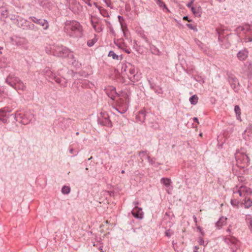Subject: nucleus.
I'll use <instances>...</instances> for the list:
<instances>
[{"instance_id":"obj_21","label":"nucleus","mask_w":252,"mask_h":252,"mask_svg":"<svg viewBox=\"0 0 252 252\" xmlns=\"http://www.w3.org/2000/svg\"><path fill=\"white\" fill-rule=\"evenodd\" d=\"M7 112H9L10 111L8 110L7 109H5L4 108V109H0V120L2 121L3 122H6V119L2 118V117H4L6 116V113Z\"/></svg>"},{"instance_id":"obj_48","label":"nucleus","mask_w":252,"mask_h":252,"mask_svg":"<svg viewBox=\"0 0 252 252\" xmlns=\"http://www.w3.org/2000/svg\"><path fill=\"white\" fill-rule=\"evenodd\" d=\"M246 42H252V37H248L245 39Z\"/></svg>"},{"instance_id":"obj_7","label":"nucleus","mask_w":252,"mask_h":252,"mask_svg":"<svg viewBox=\"0 0 252 252\" xmlns=\"http://www.w3.org/2000/svg\"><path fill=\"white\" fill-rule=\"evenodd\" d=\"M105 91L107 95L112 100H114L115 97L118 96V94L116 91L115 88L112 86H109L105 89Z\"/></svg>"},{"instance_id":"obj_24","label":"nucleus","mask_w":252,"mask_h":252,"mask_svg":"<svg viewBox=\"0 0 252 252\" xmlns=\"http://www.w3.org/2000/svg\"><path fill=\"white\" fill-rule=\"evenodd\" d=\"M198 97L195 94L192 95L189 98V101L193 105L196 104L198 102Z\"/></svg>"},{"instance_id":"obj_58","label":"nucleus","mask_w":252,"mask_h":252,"mask_svg":"<svg viewBox=\"0 0 252 252\" xmlns=\"http://www.w3.org/2000/svg\"><path fill=\"white\" fill-rule=\"evenodd\" d=\"M147 159H148L149 162H150V160L151 159L150 157L149 156H147Z\"/></svg>"},{"instance_id":"obj_45","label":"nucleus","mask_w":252,"mask_h":252,"mask_svg":"<svg viewBox=\"0 0 252 252\" xmlns=\"http://www.w3.org/2000/svg\"><path fill=\"white\" fill-rule=\"evenodd\" d=\"M186 26L189 28L191 30H194L195 29V28L194 26H192V24H186Z\"/></svg>"},{"instance_id":"obj_44","label":"nucleus","mask_w":252,"mask_h":252,"mask_svg":"<svg viewBox=\"0 0 252 252\" xmlns=\"http://www.w3.org/2000/svg\"><path fill=\"white\" fill-rule=\"evenodd\" d=\"M70 122H71L70 119H68V118H67V119L63 118L62 121L63 123H64L65 124H67L68 123H70Z\"/></svg>"},{"instance_id":"obj_34","label":"nucleus","mask_w":252,"mask_h":252,"mask_svg":"<svg viewBox=\"0 0 252 252\" xmlns=\"http://www.w3.org/2000/svg\"><path fill=\"white\" fill-rule=\"evenodd\" d=\"M96 39L94 38L91 40H89L87 42V45L89 47L93 46L96 42Z\"/></svg>"},{"instance_id":"obj_55","label":"nucleus","mask_w":252,"mask_h":252,"mask_svg":"<svg viewBox=\"0 0 252 252\" xmlns=\"http://www.w3.org/2000/svg\"><path fill=\"white\" fill-rule=\"evenodd\" d=\"M203 243H204L203 240L202 239H200V240L199 241L200 244L202 245Z\"/></svg>"},{"instance_id":"obj_53","label":"nucleus","mask_w":252,"mask_h":252,"mask_svg":"<svg viewBox=\"0 0 252 252\" xmlns=\"http://www.w3.org/2000/svg\"><path fill=\"white\" fill-rule=\"evenodd\" d=\"M94 22H95V24L97 25H102V24H101V23L99 20H97L96 22L94 21Z\"/></svg>"},{"instance_id":"obj_28","label":"nucleus","mask_w":252,"mask_h":252,"mask_svg":"<svg viewBox=\"0 0 252 252\" xmlns=\"http://www.w3.org/2000/svg\"><path fill=\"white\" fill-rule=\"evenodd\" d=\"M244 204L245 205V208H249V207L252 206V201L251 200V199H247V198L246 197Z\"/></svg>"},{"instance_id":"obj_17","label":"nucleus","mask_w":252,"mask_h":252,"mask_svg":"<svg viewBox=\"0 0 252 252\" xmlns=\"http://www.w3.org/2000/svg\"><path fill=\"white\" fill-rule=\"evenodd\" d=\"M146 114L144 110L139 111V114L136 116L137 120L143 123L146 119Z\"/></svg>"},{"instance_id":"obj_59","label":"nucleus","mask_w":252,"mask_h":252,"mask_svg":"<svg viewBox=\"0 0 252 252\" xmlns=\"http://www.w3.org/2000/svg\"><path fill=\"white\" fill-rule=\"evenodd\" d=\"M233 81L234 83H237V79L236 78H233Z\"/></svg>"},{"instance_id":"obj_11","label":"nucleus","mask_w":252,"mask_h":252,"mask_svg":"<svg viewBox=\"0 0 252 252\" xmlns=\"http://www.w3.org/2000/svg\"><path fill=\"white\" fill-rule=\"evenodd\" d=\"M52 79L54 80L57 83L59 84L62 87H65L67 86V79L64 78L61 79L55 75Z\"/></svg>"},{"instance_id":"obj_51","label":"nucleus","mask_w":252,"mask_h":252,"mask_svg":"<svg viewBox=\"0 0 252 252\" xmlns=\"http://www.w3.org/2000/svg\"><path fill=\"white\" fill-rule=\"evenodd\" d=\"M133 204L135 206L134 207H138L137 205L138 204V202L137 201H135L133 202Z\"/></svg>"},{"instance_id":"obj_30","label":"nucleus","mask_w":252,"mask_h":252,"mask_svg":"<svg viewBox=\"0 0 252 252\" xmlns=\"http://www.w3.org/2000/svg\"><path fill=\"white\" fill-rule=\"evenodd\" d=\"M0 14L3 18H6L8 16V11L5 8H2L0 10Z\"/></svg>"},{"instance_id":"obj_38","label":"nucleus","mask_w":252,"mask_h":252,"mask_svg":"<svg viewBox=\"0 0 252 252\" xmlns=\"http://www.w3.org/2000/svg\"><path fill=\"white\" fill-rule=\"evenodd\" d=\"M155 92L158 94H162L163 93V91L160 87H157L154 90Z\"/></svg>"},{"instance_id":"obj_43","label":"nucleus","mask_w":252,"mask_h":252,"mask_svg":"<svg viewBox=\"0 0 252 252\" xmlns=\"http://www.w3.org/2000/svg\"><path fill=\"white\" fill-rule=\"evenodd\" d=\"M172 233L170 230H168L165 231V235L167 237H170Z\"/></svg>"},{"instance_id":"obj_56","label":"nucleus","mask_w":252,"mask_h":252,"mask_svg":"<svg viewBox=\"0 0 252 252\" xmlns=\"http://www.w3.org/2000/svg\"><path fill=\"white\" fill-rule=\"evenodd\" d=\"M193 219L195 221V222H197V218L195 216H193Z\"/></svg>"},{"instance_id":"obj_62","label":"nucleus","mask_w":252,"mask_h":252,"mask_svg":"<svg viewBox=\"0 0 252 252\" xmlns=\"http://www.w3.org/2000/svg\"><path fill=\"white\" fill-rule=\"evenodd\" d=\"M226 231H227V232H230V228H228L226 230Z\"/></svg>"},{"instance_id":"obj_18","label":"nucleus","mask_w":252,"mask_h":252,"mask_svg":"<svg viewBox=\"0 0 252 252\" xmlns=\"http://www.w3.org/2000/svg\"><path fill=\"white\" fill-rule=\"evenodd\" d=\"M92 25L95 30V32H99L102 31V25H97L95 24L94 21H93L92 19L91 20Z\"/></svg>"},{"instance_id":"obj_1","label":"nucleus","mask_w":252,"mask_h":252,"mask_svg":"<svg viewBox=\"0 0 252 252\" xmlns=\"http://www.w3.org/2000/svg\"><path fill=\"white\" fill-rule=\"evenodd\" d=\"M64 31L71 37H80L83 35V28L80 23L75 20H67L64 23Z\"/></svg>"},{"instance_id":"obj_41","label":"nucleus","mask_w":252,"mask_h":252,"mask_svg":"<svg viewBox=\"0 0 252 252\" xmlns=\"http://www.w3.org/2000/svg\"><path fill=\"white\" fill-rule=\"evenodd\" d=\"M238 204H239V202L237 200H231V204L233 206H237Z\"/></svg>"},{"instance_id":"obj_32","label":"nucleus","mask_w":252,"mask_h":252,"mask_svg":"<svg viewBox=\"0 0 252 252\" xmlns=\"http://www.w3.org/2000/svg\"><path fill=\"white\" fill-rule=\"evenodd\" d=\"M157 4L159 6L162 7L163 6L164 8L167 9V7L166 6V5L163 2V1L161 0H157L156 1Z\"/></svg>"},{"instance_id":"obj_63","label":"nucleus","mask_w":252,"mask_h":252,"mask_svg":"<svg viewBox=\"0 0 252 252\" xmlns=\"http://www.w3.org/2000/svg\"><path fill=\"white\" fill-rule=\"evenodd\" d=\"M102 248H103V247H102V246H100V247H99V249L100 250H102Z\"/></svg>"},{"instance_id":"obj_37","label":"nucleus","mask_w":252,"mask_h":252,"mask_svg":"<svg viewBox=\"0 0 252 252\" xmlns=\"http://www.w3.org/2000/svg\"><path fill=\"white\" fill-rule=\"evenodd\" d=\"M145 156H147L146 151H141L139 153V156L140 157V158L141 159L142 161L143 160V158Z\"/></svg>"},{"instance_id":"obj_52","label":"nucleus","mask_w":252,"mask_h":252,"mask_svg":"<svg viewBox=\"0 0 252 252\" xmlns=\"http://www.w3.org/2000/svg\"><path fill=\"white\" fill-rule=\"evenodd\" d=\"M198 248L197 246L194 247L193 252H198Z\"/></svg>"},{"instance_id":"obj_6","label":"nucleus","mask_w":252,"mask_h":252,"mask_svg":"<svg viewBox=\"0 0 252 252\" xmlns=\"http://www.w3.org/2000/svg\"><path fill=\"white\" fill-rule=\"evenodd\" d=\"M30 19H31L33 22L42 26L44 30H47L49 27L48 23L47 21L45 19H38L33 16L30 17Z\"/></svg>"},{"instance_id":"obj_40","label":"nucleus","mask_w":252,"mask_h":252,"mask_svg":"<svg viewBox=\"0 0 252 252\" xmlns=\"http://www.w3.org/2000/svg\"><path fill=\"white\" fill-rule=\"evenodd\" d=\"M149 83L150 84V88L154 90L157 87L156 86V85L153 83L151 82V81L149 80Z\"/></svg>"},{"instance_id":"obj_54","label":"nucleus","mask_w":252,"mask_h":252,"mask_svg":"<svg viewBox=\"0 0 252 252\" xmlns=\"http://www.w3.org/2000/svg\"><path fill=\"white\" fill-rule=\"evenodd\" d=\"M94 6H95V7H97L98 9H99V10H100V6H98V5H97V3H96V2H94Z\"/></svg>"},{"instance_id":"obj_19","label":"nucleus","mask_w":252,"mask_h":252,"mask_svg":"<svg viewBox=\"0 0 252 252\" xmlns=\"http://www.w3.org/2000/svg\"><path fill=\"white\" fill-rule=\"evenodd\" d=\"M108 56L109 57H112L113 59L117 60H121L122 59V57L116 55L113 51H109Z\"/></svg>"},{"instance_id":"obj_36","label":"nucleus","mask_w":252,"mask_h":252,"mask_svg":"<svg viewBox=\"0 0 252 252\" xmlns=\"http://www.w3.org/2000/svg\"><path fill=\"white\" fill-rule=\"evenodd\" d=\"M118 18L119 21V22H120V24L121 25L122 28V30L123 31L124 33V34H125V32H124V27H123V24L122 23V21L124 20V18L122 16H120V15H119L118 16Z\"/></svg>"},{"instance_id":"obj_64","label":"nucleus","mask_w":252,"mask_h":252,"mask_svg":"<svg viewBox=\"0 0 252 252\" xmlns=\"http://www.w3.org/2000/svg\"><path fill=\"white\" fill-rule=\"evenodd\" d=\"M149 162L151 163L152 164H153V162L152 159L150 160V162Z\"/></svg>"},{"instance_id":"obj_12","label":"nucleus","mask_w":252,"mask_h":252,"mask_svg":"<svg viewBox=\"0 0 252 252\" xmlns=\"http://www.w3.org/2000/svg\"><path fill=\"white\" fill-rule=\"evenodd\" d=\"M224 241L226 243H227L228 245L232 244L235 246L238 245V241L234 237L227 236L224 238Z\"/></svg>"},{"instance_id":"obj_15","label":"nucleus","mask_w":252,"mask_h":252,"mask_svg":"<svg viewBox=\"0 0 252 252\" xmlns=\"http://www.w3.org/2000/svg\"><path fill=\"white\" fill-rule=\"evenodd\" d=\"M123 101H124V100H123L121 98L120 99V100L119 101H118V104L119 106L123 107L122 110L119 111L118 108H116V110L117 111H118L121 114L125 113L127 110V108H128V106L126 104H123Z\"/></svg>"},{"instance_id":"obj_42","label":"nucleus","mask_w":252,"mask_h":252,"mask_svg":"<svg viewBox=\"0 0 252 252\" xmlns=\"http://www.w3.org/2000/svg\"><path fill=\"white\" fill-rule=\"evenodd\" d=\"M100 10V13L104 16V17H108L109 15H108V14L106 12V11L105 10H101L100 9L99 10Z\"/></svg>"},{"instance_id":"obj_22","label":"nucleus","mask_w":252,"mask_h":252,"mask_svg":"<svg viewBox=\"0 0 252 252\" xmlns=\"http://www.w3.org/2000/svg\"><path fill=\"white\" fill-rule=\"evenodd\" d=\"M44 72L46 73V76L49 77L50 79H52L54 76L56 75L49 67H47L44 69Z\"/></svg>"},{"instance_id":"obj_35","label":"nucleus","mask_w":252,"mask_h":252,"mask_svg":"<svg viewBox=\"0 0 252 252\" xmlns=\"http://www.w3.org/2000/svg\"><path fill=\"white\" fill-rule=\"evenodd\" d=\"M23 117L21 115V114L18 112V111H17L15 114L14 119L15 121H18L19 119H22Z\"/></svg>"},{"instance_id":"obj_5","label":"nucleus","mask_w":252,"mask_h":252,"mask_svg":"<svg viewBox=\"0 0 252 252\" xmlns=\"http://www.w3.org/2000/svg\"><path fill=\"white\" fill-rule=\"evenodd\" d=\"M128 67V73H127V76L130 81L134 82L135 80H137V78H136V69L132 64H129Z\"/></svg>"},{"instance_id":"obj_10","label":"nucleus","mask_w":252,"mask_h":252,"mask_svg":"<svg viewBox=\"0 0 252 252\" xmlns=\"http://www.w3.org/2000/svg\"><path fill=\"white\" fill-rule=\"evenodd\" d=\"M132 215L137 219H141L143 217V213L142 208L138 207H134L131 211Z\"/></svg>"},{"instance_id":"obj_47","label":"nucleus","mask_w":252,"mask_h":252,"mask_svg":"<svg viewBox=\"0 0 252 252\" xmlns=\"http://www.w3.org/2000/svg\"><path fill=\"white\" fill-rule=\"evenodd\" d=\"M249 227L251 229V231H252V218H249Z\"/></svg>"},{"instance_id":"obj_27","label":"nucleus","mask_w":252,"mask_h":252,"mask_svg":"<svg viewBox=\"0 0 252 252\" xmlns=\"http://www.w3.org/2000/svg\"><path fill=\"white\" fill-rule=\"evenodd\" d=\"M150 50L152 53L155 55H159L160 52L159 50L155 45H152L150 46Z\"/></svg>"},{"instance_id":"obj_2","label":"nucleus","mask_w":252,"mask_h":252,"mask_svg":"<svg viewBox=\"0 0 252 252\" xmlns=\"http://www.w3.org/2000/svg\"><path fill=\"white\" fill-rule=\"evenodd\" d=\"M52 51L54 56L64 58L66 57H69L72 61H70L72 64L76 65V61L74 60V56L69 52V50L62 45H56L52 48Z\"/></svg>"},{"instance_id":"obj_23","label":"nucleus","mask_w":252,"mask_h":252,"mask_svg":"<svg viewBox=\"0 0 252 252\" xmlns=\"http://www.w3.org/2000/svg\"><path fill=\"white\" fill-rule=\"evenodd\" d=\"M25 88V86L23 83L19 79H18V81H17L16 84V87L15 89L22 90H23Z\"/></svg>"},{"instance_id":"obj_29","label":"nucleus","mask_w":252,"mask_h":252,"mask_svg":"<svg viewBox=\"0 0 252 252\" xmlns=\"http://www.w3.org/2000/svg\"><path fill=\"white\" fill-rule=\"evenodd\" d=\"M70 191V188L68 186H64L62 189V192L64 194H68Z\"/></svg>"},{"instance_id":"obj_14","label":"nucleus","mask_w":252,"mask_h":252,"mask_svg":"<svg viewBox=\"0 0 252 252\" xmlns=\"http://www.w3.org/2000/svg\"><path fill=\"white\" fill-rule=\"evenodd\" d=\"M248 51L246 50H243L238 53L237 57L240 60L244 61L248 57Z\"/></svg>"},{"instance_id":"obj_13","label":"nucleus","mask_w":252,"mask_h":252,"mask_svg":"<svg viewBox=\"0 0 252 252\" xmlns=\"http://www.w3.org/2000/svg\"><path fill=\"white\" fill-rule=\"evenodd\" d=\"M191 10L193 13V14L196 16L198 17H200L201 16V14L202 13V8L201 6H196L193 7L192 6L191 8Z\"/></svg>"},{"instance_id":"obj_33","label":"nucleus","mask_w":252,"mask_h":252,"mask_svg":"<svg viewBox=\"0 0 252 252\" xmlns=\"http://www.w3.org/2000/svg\"><path fill=\"white\" fill-rule=\"evenodd\" d=\"M157 4L159 6L162 7L163 6L164 8L167 9V7L166 6V5L163 2V1L161 0H157L156 1Z\"/></svg>"},{"instance_id":"obj_39","label":"nucleus","mask_w":252,"mask_h":252,"mask_svg":"<svg viewBox=\"0 0 252 252\" xmlns=\"http://www.w3.org/2000/svg\"><path fill=\"white\" fill-rule=\"evenodd\" d=\"M240 196H242L243 195L244 193V190L243 186H241L240 188V189L237 191V192Z\"/></svg>"},{"instance_id":"obj_9","label":"nucleus","mask_w":252,"mask_h":252,"mask_svg":"<svg viewBox=\"0 0 252 252\" xmlns=\"http://www.w3.org/2000/svg\"><path fill=\"white\" fill-rule=\"evenodd\" d=\"M251 31H252V25H250L249 24L239 26L235 30L237 34H239L241 32H244L245 33H246Z\"/></svg>"},{"instance_id":"obj_50","label":"nucleus","mask_w":252,"mask_h":252,"mask_svg":"<svg viewBox=\"0 0 252 252\" xmlns=\"http://www.w3.org/2000/svg\"><path fill=\"white\" fill-rule=\"evenodd\" d=\"M193 121L194 122H196L198 124H199L198 120L196 117H194L193 118Z\"/></svg>"},{"instance_id":"obj_60","label":"nucleus","mask_w":252,"mask_h":252,"mask_svg":"<svg viewBox=\"0 0 252 252\" xmlns=\"http://www.w3.org/2000/svg\"><path fill=\"white\" fill-rule=\"evenodd\" d=\"M217 1H219L220 2H223L225 1V0H217Z\"/></svg>"},{"instance_id":"obj_4","label":"nucleus","mask_w":252,"mask_h":252,"mask_svg":"<svg viewBox=\"0 0 252 252\" xmlns=\"http://www.w3.org/2000/svg\"><path fill=\"white\" fill-rule=\"evenodd\" d=\"M98 122L102 126L110 127L112 126V123L109 119L107 114L105 112L100 113V117L98 118Z\"/></svg>"},{"instance_id":"obj_16","label":"nucleus","mask_w":252,"mask_h":252,"mask_svg":"<svg viewBox=\"0 0 252 252\" xmlns=\"http://www.w3.org/2000/svg\"><path fill=\"white\" fill-rule=\"evenodd\" d=\"M227 218L224 217H221L220 218L219 220L216 222V226L220 229L222 226H223L226 224Z\"/></svg>"},{"instance_id":"obj_20","label":"nucleus","mask_w":252,"mask_h":252,"mask_svg":"<svg viewBox=\"0 0 252 252\" xmlns=\"http://www.w3.org/2000/svg\"><path fill=\"white\" fill-rule=\"evenodd\" d=\"M234 111L236 114V118L237 120L241 121V109L238 105L235 106Z\"/></svg>"},{"instance_id":"obj_46","label":"nucleus","mask_w":252,"mask_h":252,"mask_svg":"<svg viewBox=\"0 0 252 252\" xmlns=\"http://www.w3.org/2000/svg\"><path fill=\"white\" fill-rule=\"evenodd\" d=\"M194 0H191V1H190V2L188 3L187 4V6L188 7H191V5L192 4H193V2H194Z\"/></svg>"},{"instance_id":"obj_61","label":"nucleus","mask_w":252,"mask_h":252,"mask_svg":"<svg viewBox=\"0 0 252 252\" xmlns=\"http://www.w3.org/2000/svg\"><path fill=\"white\" fill-rule=\"evenodd\" d=\"M21 123L22 124H23V125H26V124H28V123H27H27H25L24 122H23V121H22L21 122Z\"/></svg>"},{"instance_id":"obj_8","label":"nucleus","mask_w":252,"mask_h":252,"mask_svg":"<svg viewBox=\"0 0 252 252\" xmlns=\"http://www.w3.org/2000/svg\"><path fill=\"white\" fill-rule=\"evenodd\" d=\"M18 78L10 75L6 78L5 82L9 86L15 89L16 87L17 82L18 81Z\"/></svg>"},{"instance_id":"obj_49","label":"nucleus","mask_w":252,"mask_h":252,"mask_svg":"<svg viewBox=\"0 0 252 252\" xmlns=\"http://www.w3.org/2000/svg\"><path fill=\"white\" fill-rule=\"evenodd\" d=\"M183 20H187L188 22H190L191 20H189L187 16H184Z\"/></svg>"},{"instance_id":"obj_3","label":"nucleus","mask_w":252,"mask_h":252,"mask_svg":"<svg viewBox=\"0 0 252 252\" xmlns=\"http://www.w3.org/2000/svg\"><path fill=\"white\" fill-rule=\"evenodd\" d=\"M235 159L237 164L241 167H244L245 164L250 162V158L247 155L244 153L238 152L235 154Z\"/></svg>"},{"instance_id":"obj_26","label":"nucleus","mask_w":252,"mask_h":252,"mask_svg":"<svg viewBox=\"0 0 252 252\" xmlns=\"http://www.w3.org/2000/svg\"><path fill=\"white\" fill-rule=\"evenodd\" d=\"M160 181L162 184H163L167 187H169L171 183V180L168 178H161Z\"/></svg>"},{"instance_id":"obj_31","label":"nucleus","mask_w":252,"mask_h":252,"mask_svg":"<svg viewBox=\"0 0 252 252\" xmlns=\"http://www.w3.org/2000/svg\"><path fill=\"white\" fill-rule=\"evenodd\" d=\"M243 188L244 193H245L248 195L252 194V189H251L244 186H243Z\"/></svg>"},{"instance_id":"obj_25","label":"nucleus","mask_w":252,"mask_h":252,"mask_svg":"<svg viewBox=\"0 0 252 252\" xmlns=\"http://www.w3.org/2000/svg\"><path fill=\"white\" fill-rule=\"evenodd\" d=\"M131 64L130 63H121V72L122 73L124 72H127L129 67L128 65Z\"/></svg>"},{"instance_id":"obj_57","label":"nucleus","mask_w":252,"mask_h":252,"mask_svg":"<svg viewBox=\"0 0 252 252\" xmlns=\"http://www.w3.org/2000/svg\"><path fill=\"white\" fill-rule=\"evenodd\" d=\"M73 151H74V150H73V149H70L69 150V152H70V153H71V154H73Z\"/></svg>"}]
</instances>
